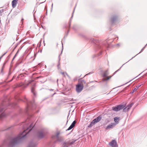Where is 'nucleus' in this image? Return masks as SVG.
Returning a JSON list of instances; mask_svg holds the SVG:
<instances>
[{
  "instance_id": "1",
  "label": "nucleus",
  "mask_w": 147,
  "mask_h": 147,
  "mask_svg": "<svg viewBox=\"0 0 147 147\" xmlns=\"http://www.w3.org/2000/svg\"><path fill=\"white\" fill-rule=\"evenodd\" d=\"M33 125L32 124H31L30 126L26 130L24 131V132L21 134H20L19 136L13 139L11 141V144H14L16 143L20 139L24 137L26 134L27 132L26 131L28 130H29V131H28V132H29L31 129V128L32 127H33Z\"/></svg>"
},
{
  "instance_id": "2",
  "label": "nucleus",
  "mask_w": 147,
  "mask_h": 147,
  "mask_svg": "<svg viewBox=\"0 0 147 147\" xmlns=\"http://www.w3.org/2000/svg\"><path fill=\"white\" fill-rule=\"evenodd\" d=\"M102 117L101 116H99L96 118L94 119L90 123V124L88 126V127H92L94 125L99 122L101 119Z\"/></svg>"
},
{
  "instance_id": "3",
  "label": "nucleus",
  "mask_w": 147,
  "mask_h": 147,
  "mask_svg": "<svg viewBox=\"0 0 147 147\" xmlns=\"http://www.w3.org/2000/svg\"><path fill=\"white\" fill-rule=\"evenodd\" d=\"M83 85L80 83H78L76 86V90L78 92H80L83 90Z\"/></svg>"
},
{
  "instance_id": "4",
  "label": "nucleus",
  "mask_w": 147,
  "mask_h": 147,
  "mask_svg": "<svg viewBox=\"0 0 147 147\" xmlns=\"http://www.w3.org/2000/svg\"><path fill=\"white\" fill-rule=\"evenodd\" d=\"M125 107V106L123 105H119L115 107H113L112 109L115 111H117L123 109Z\"/></svg>"
},
{
  "instance_id": "5",
  "label": "nucleus",
  "mask_w": 147,
  "mask_h": 147,
  "mask_svg": "<svg viewBox=\"0 0 147 147\" xmlns=\"http://www.w3.org/2000/svg\"><path fill=\"white\" fill-rule=\"evenodd\" d=\"M110 145L112 147H117V144L116 141L115 140H113L110 143Z\"/></svg>"
},
{
  "instance_id": "6",
  "label": "nucleus",
  "mask_w": 147,
  "mask_h": 147,
  "mask_svg": "<svg viewBox=\"0 0 147 147\" xmlns=\"http://www.w3.org/2000/svg\"><path fill=\"white\" fill-rule=\"evenodd\" d=\"M133 105V103L129 105L126 107L124 108L123 109V111L127 112L129 111V109L131 107L132 105Z\"/></svg>"
},
{
  "instance_id": "7",
  "label": "nucleus",
  "mask_w": 147,
  "mask_h": 147,
  "mask_svg": "<svg viewBox=\"0 0 147 147\" xmlns=\"http://www.w3.org/2000/svg\"><path fill=\"white\" fill-rule=\"evenodd\" d=\"M18 0H13L12 1V5L13 8H15L17 3Z\"/></svg>"
},
{
  "instance_id": "8",
  "label": "nucleus",
  "mask_w": 147,
  "mask_h": 147,
  "mask_svg": "<svg viewBox=\"0 0 147 147\" xmlns=\"http://www.w3.org/2000/svg\"><path fill=\"white\" fill-rule=\"evenodd\" d=\"M115 124L114 123H112L110 125H108L106 127V129H108L110 128H112L115 125Z\"/></svg>"
},
{
  "instance_id": "9",
  "label": "nucleus",
  "mask_w": 147,
  "mask_h": 147,
  "mask_svg": "<svg viewBox=\"0 0 147 147\" xmlns=\"http://www.w3.org/2000/svg\"><path fill=\"white\" fill-rule=\"evenodd\" d=\"M76 123V121H74L72 123L71 125L70 126V127L68 128L67 129V130H69L71 129L74 126L75 124Z\"/></svg>"
},
{
  "instance_id": "10",
  "label": "nucleus",
  "mask_w": 147,
  "mask_h": 147,
  "mask_svg": "<svg viewBox=\"0 0 147 147\" xmlns=\"http://www.w3.org/2000/svg\"><path fill=\"white\" fill-rule=\"evenodd\" d=\"M117 19V17L116 16H113L112 17L111 19V21L112 22H113L115 21Z\"/></svg>"
},
{
  "instance_id": "11",
  "label": "nucleus",
  "mask_w": 147,
  "mask_h": 147,
  "mask_svg": "<svg viewBox=\"0 0 147 147\" xmlns=\"http://www.w3.org/2000/svg\"><path fill=\"white\" fill-rule=\"evenodd\" d=\"M114 120L115 122L116 123H118L119 121V118L118 117H115L114 118Z\"/></svg>"
},
{
  "instance_id": "12",
  "label": "nucleus",
  "mask_w": 147,
  "mask_h": 147,
  "mask_svg": "<svg viewBox=\"0 0 147 147\" xmlns=\"http://www.w3.org/2000/svg\"><path fill=\"white\" fill-rule=\"evenodd\" d=\"M74 143V142H71L70 143H64L63 144V146L64 147H67V146L68 145L71 144H73Z\"/></svg>"
},
{
  "instance_id": "13",
  "label": "nucleus",
  "mask_w": 147,
  "mask_h": 147,
  "mask_svg": "<svg viewBox=\"0 0 147 147\" xmlns=\"http://www.w3.org/2000/svg\"><path fill=\"white\" fill-rule=\"evenodd\" d=\"M108 71L107 70H106L104 72V73H103V76L104 77H106L108 75Z\"/></svg>"
},
{
  "instance_id": "14",
  "label": "nucleus",
  "mask_w": 147,
  "mask_h": 147,
  "mask_svg": "<svg viewBox=\"0 0 147 147\" xmlns=\"http://www.w3.org/2000/svg\"><path fill=\"white\" fill-rule=\"evenodd\" d=\"M35 89L34 87H32V89H31L32 92L33 93L34 95H36V92H35Z\"/></svg>"
},
{
  "instance_id": "15",
  "label": "nucleus",
  "mask_w": 147,
  "mask_h": 147,
  "mask_svg": "<svg viewBox=\"0 0 147 147\" xmlns=\"http://www.w3.org/2000/svg\"><path fill=\"white\" fill-rule=\"evenodd\" d=\"M43 136V135L42 133H39L38 137L39 138H42Z\"/></svg>"
},
{
  "instance_id": "16",
  "label": "nucleus",
  "mask_w": 147,
  "mask_h": 147,
  "mask_svg": "<svg viewBox=\"0 0 147 147\" xmlns=\"http://www.w3.org/2000/svg\"><path fill=\"white\" fill-rule=\"evenodd\" d=\"M136 87L137 88H135L133 90V91L132 92L133 93L135 91H136L137 90V89L138 88L137 86Z\"/></svg>"
},
{
  "instance_id": "17",
  "label": "nucleus",
  "mask_w": 147,
  "mask_h": 147,
  "mask_svg": "<svg viewBox=\"0 0 147 147\" xmlns=\"http://www.w3.org/2000/svg\"><path fill=\"white\" fill-rule=\"evenodd\" d=\"M111 76H110V77H107V78L106 79H105V80H107L109 79H110V78L111 77Z\"/></svg>"
},
{
  "instance_id": "18",
  "label": "nucleus",
  "mask_w": 147,
  "mask_h": 147,
  "mask_svg": "<svg viewBox=\"0 0 147 147\" xmlns=\"http://www.w3.org/2000/svg\"><path fill=\"white\" fill-rule=\"evenodd\" d=\"M40 77V76H39V77H36V79H38V78H39Z\"/></svg>"
},
{
  "instance_id": "19",
  "label": "nucleus",
  "mask_w": 147,
  "mask_h": 147,
  "mask_svg": "<svg viewBox=\"0 0 147 147\" xmlns=\"http://www.w3.org/2000/svg\"><path fill=\"white\" fill-rule=\"evenodd\" d=\"M2 114H1L0 115V117H1L2 116Z\"/></svg>"
},
{
  "instance_id": "20",
  "label": "nucleus",
  "mask_w": 147,
  "mask_h": 147,
  "mask_svg": "<svg viewBox=\"0 0 147 147\" xmlns=\"http://www.w3.org/2000/svg\"><path fill=\"white\" fill-rule=\"evenodd\" d=\"M16 55H15L14 57V58L16 56Z\"/></svg>"
},
{
  "instance_id": "21",
  "label": "nucleus",
  "mask_w": 147,
  "mask_h": 147,
  "mask_svg": "<svg viewBox=\"0 0 147 147\" xmlns=\"http://www.w3.org/2000/svg\"><path fill=\"white\" fill-rule=\"evenodd\" d=\"M62 74H64V73H62Z\"/></svg>"
},
{
  "instance_id": "22",
  "label": "nucleus",
  "mask_w": 147,
  "mask_h": 147,
  "mask_svg": "<svg viewBox=\"0 0 147 147\" xmlns=\"http://www.w3.org/2000/svg\"><path fill=\"white\" fill-rule=\"evenodd\" d=\"M1 22V20H0V22Z\"/></svg>"
}]
</instances>
